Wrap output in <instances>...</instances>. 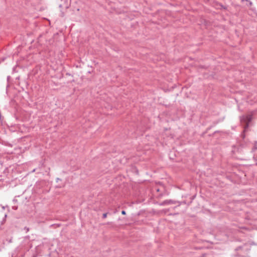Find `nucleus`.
I'll return each instance as SVG.
<instances>
[{
  "label": "nucleus",
  "mask_w": 257,
  "mask_h": 257,
  "mask_svg": "<svg viewBox=\"0 0 257 257\" xmlns=\"http://www.w3.org/2000/svg\"><path fill=\"white\" fill-rule=\"evenodd\" d=\"M257 148L256 147V145L254 146V149H253V151H254L255 149H256Z\"/></svg>",
  "instance_id": "39448f33"
},
{
  "label": "nucleus",
  "mask_w": 257,
  "mask_h": 257,
  "mask_svg": "<svg viewBox=\"0 0 257 257\" xmlns=\"http://www.w3.org/2000/svg\"><path fill=\"white\" fill-rule=\"evenodd\" d=\"M252 119L251 116L250 115H247L245 116V121H246V126H248V123Z\"/></svg>",
  "instance_id": "f257e3e1"
},
{
  "label": "nucleus",
  "mask_w": 257,
  "mask_h": 257,
  "mask_svg": "<svg viewBox=\"0 0 257 257\" xmlns=\"http://www.w3.org/2000/svg\"><path fill=\"white\" fill-rule=\"evenodd\" d=\"M107 213H103V215H102V217L103 218H105L107 217Z\"/></svg>",
  "instance_id": "7ed1b4c3"
},
{
  "label": "nucleus",
  "mask_w": 257,
  "mask_h": 257,
  "mask_svg": "<svg viewBox=\"0 0 257 257\" xmlns=\"http://www.w3.org/2000/svg\"><path fill=\"white\" fill-rule=\"evenodd\" d=\"M121 214H123V215H125L126 212H125V211L124 210H122L121 211Z\"/></svg>",
  "instance_id": "20e7f679"
},
{
  "label": "nucleus",
  "mask_w": 257,
  "mask_h": 257,
  "mask_svg": "<svg viewBox=\"0 0 257 257\" xmlns=\"http://www.w3.org/2000/svg\"><path fill=\"white\" fill-rule=\"evenodd\" d=\"M173 203V201L171 200H165L164 201V202H162L161 203V205H166V204H171V203Z\"/></svg>",
  "instance_id": "f03ea898"
},
{
  "label": "nucleus",
  "mask_w": 257,
  "mask_h": 257,
  "mask_svg": "<svg viewBox=\"0 0 257 257\" xmlns=\"http://www.w3.org/2000/svg\"><path fill=\"white\" fill-rule=\"evenodd\" d=\"M33 257H36V255H34Z\"/></svg>",
  "instance_id": "423d86ee"
}]
</instances>
